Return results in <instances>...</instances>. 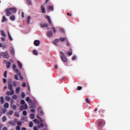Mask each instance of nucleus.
<instances>
[{"label":"nucleus","instance_id":"36","mask_svg":"<svg viewBox=\"0 0 130 130\" xmlns=\"http://www.w3.org/2000/svg\"><path fill=\"white\" fill-rule=\"evenodd\" d=\"M73 54V52L68 51L67 52V55H69V56H71Z\"/></svg>","mask_w":130,"mask_h":130},{"label":"nucleus","instance_id":"9","mask_svg":"<svg viewBox=\"0 0 130 130\" xmlns=\"http://www.w3.org/2000/svg\"><path fill=\"white\" fill-rule=\"evenodd\" d=\"M2 55L4 58L8 59L9 57V54H8V52L3 53L2 54Z\"/></svg>","mask_w":130,"mask_h":130},{"label":"nucleus","instance_id":"56","mask_svg":"<svg viewBox=\"0 0 130 130\" xmlns=\"http://www.w3.org/2000/svg\"><path fill=\"white\" fill-rule=\"evenodd\" d=\"M26 86H27V84H26V83H25V82H23V83L22 84V87H26Z\"/></svg>","mask_w":130,"mask_h":130},{"label":"nucleus","instance_id":"8","mask_svg":"<svg viewBox=\"0 0 130 130\" xmlns=\"http://www.w3.org/2000/svg\"><path fill=\"white\" fill-rule=\"evenodd\" d=\"M58 42H59V40L56 39L54 40V41L52 42V43L54 44V45H55V46H57V43H58Z\"/></svg>","mask_w":130,"mask_h":130},{"label":"nucleus","instance_id":"46","mask_svg":"<svg viewBox=\"0 0 130 130\" xmlns=\"http://www.w3.org/2000/svg\"><path fill=\"white\" fill-rule=\"evenodd\" d=\"M12 108L14 110H17V106L16 105H13Z\"/></svg>","mask_w":130,"mask_h":130},{"label":"nucleus","instance_id":"41","mask_svg":"<svg viewBox=\"0 0 130 130\" xmlns=\"http://www.w3.org/2000/svg\"><path fill=\"white\" fill-rule=\"evenodd\" d=\"M22 120H24V121H26L27 120V117L26 116H23L21 118Z\"/></svg>","mask_w":130,"mask_h":130},{"label":"nucleus","instance_id":"58","mask_svg":"<svg viewBox=\"0 0 130 130\" xmlns=\"http://www.w3.org/2000/svg\"><path fill=\"white\" fill-rule=\"evenodd\" d=\"M39 119H40V121L41 122H44V121H45V120L41 118H40Z\"/></svg>","mask_w":130,"mask_h":130},{"label":"nucleus","instance_id":"10","mask_svg":"<svg viewBox=\"0 0 130 130\" xmlns=\"http://www.w3.org/2000/svg\"><path fill=\"white\" fill-rule=\"evenodd\" d=\"M41 28H47L48 27V24L47 23H43L40 25Z\"/></svg>","mask_w":130,"mask_h":130},{"label":"nucleus","instance_id":"1","mask_svg":"<svg viewBox=\"0 0 130 130\" xmlns=\"http://www.w3.org/2000/svg\"><path fill=\"white\" fill-rule=\"evenodd\" d=\"M6 16H11L13 13H17V9L16 8H8L5 10Z\"/></svg>","mask_w":130,"mask_h":130},{"label":"nucleus","instance_id":"39","mask_svg":"<svg viewBox=\"0 0 130 130\" xmlns=\"http://www.w3.org/2000/svg\"><path fill=\"white\" fill-rule=\"evenodd\" d=\"M7 21V18H6V16H3L2 22L4 23V22Z\"/></svg>","mask_w":130,"mask_h":130},{"label":"nucleus","instance_id":"35","mask_svg":"<svg viewBox=\"0 0 130 130\" xmlns=\"http://www.w3.org/2000/svg\"><path fill=\"white\" fill-rule=\"evenodd\" d=\"M20 92V87H17L16 89V92L17 93V94L19 93V92Z\"/></svg>","mask_w":130,"mask_h":130},{"label":"nucleus","instance_id":"13","mask_svg":"<svg viewBox=\"0 0 130 130\" xmlns=\"http://www.w3.org/2000/svg\"><path fill=\"white\" fill-rule=\"evenodd\" d=\"M10 52L12 55H14L15 54V50L14 49V48L11 47L10 48Z\"/></svg>","mask_w":130,"mask_h":130},{"label":"nucleus","instance_id":"21","mask_svg":"<svg viewBox=\"0 0 130 130\" xmlns=\"http://www.w3.org/2000/svg\"><path fill=\"white\" fill-rule=\"evenodd\" d=\"M8 89L10 90H13V85H12V84H8Z\"/></svg>","mask_w":130,"mask_h":130},{"label":"nucleus","instance_id":"57","mask_svg":"<svg viewBox=\"0 0 130 130\" xmlns=\"http://www.w3.org/2000/svg\"><path fill=\"white\" fill-rule=\"evenodd\" d=\"M72 59H73V60H76V59H77V56H73L72 57Z\"/></svg>","mask_w":130,"mask_h":130},{"label":"nucleus","instance_id":"40","mask_svg":"<svg viewBox=\"0 0 130 130\" xmlns=\"http://www.w3.org/2000/svg\"><path fill=\"white\" fill-rule=\"evenodd\" d=\"M13 113H14V111L13 110H10L9 112V115H12Z\"/></svg>","mask_w":130,"mask_h":130},{"label":"nucleus","instance_id":"34","mask_svg":"<svg viewBox=\"0 0 130 130\" xmlns=\"http://www.w3.org/2000/svg\"><path fill=\"white\" fill-rule=\"evenodd\" d=\"M3 121L5 122L7 120V117L6 116H4L2 118Z\"/></svg>","mask_w":130,"mask_h":130},{"label":"nucleus","instance_id":"59","mask_svg":"<svg viewBox=\"0 0 130 130\" xmlns=\"http://www.w3.org/2000/svg\"><path fill=\"white\" fill-rule=\"evenodd\" d=\"M17 124L19 126L22 125V123L21 122H20V121H17Z\"/></svg>","mask_w":130,"mask_h":130},{"label":"nucleus","instance_id":"24","mask_svg":"<svg viewBox=\"0 0 130 130\" xmlns=\"http://www.w3.org/2000/svg\"><path fill=\"white\" fill-rule=\"evenodd\" d=\"M1 101L2 104H4V103H5V99L3 98V96L1 97Z\"/></svg>","mask_w":130,"mask_h":130},{"label":"nucleus","instance_id":"55","mask_svg":"<svg viewBox=\"0 0 130 130\" xmlns=\"http://www.w3.org/2000/svg\"><path fill=\"white\" fill-rule=\"evenodd\" d=\"M86 103H88V104H90V101H89L88 98L86 99Z\"/></svg>","mask_w":130,"mask_h":130},{"label":"nucleus","instance_id":"38","mask_svg":"<svg viewBox=\"0 0 130 130\" xmlns=\"http://www.w3.org/2000/svg\"><path fill=\"white\" fill-rule=\"evenodd\" d=\"M12 98L14 100L17 99L18 98V96L17 95V94H14L13 95Z\"/></svg>","mask_w":130,"mask_h":130},{"label":"nucleus","instance_id":"12","mask_svg":"<svg viewBox=\"0 0 130 130\" xmlns=\"http://www.w3.org/2000/svg\"><path fill=\"white\" fill-rule=\"evenodd\" d=\"M11 91H7L6 92V95H14V90H11Z\"/></svg>","mask_w":130,"mask_h":130},{"label":"nucleus","instance_id":"49","mask_svg":"<svg viewBox=\"0 0 130 130\" xmlns=\"http://www.w3.org/2000/svg\"><path fill=\"white\" fill-rule=\"evenodd\" d=\"M14 79H15V80H17V81L19 80V77H18V75H15L14 76Z\"/></svg>","mask_w":130,"mask_h":130},{"label":"nucleus","instance_id":"20","mask_svg":"<svg viewBox=\"0 0 130 130\" xmlns=\"http://www.w3.org/2000/svg\"><path fill=\"white\" fill-rule=\"evenodd\" d=\"M67 38H59V40L61 42H63L65 40H67Z\"/></svg>","mask_w":130,"mask_h":130},{"label":"nucleus","instance_id":"3","mask_svg":"<svg viewBox=\"0 0 130 130\" xmlns=\"http://www.w3.org/2000/svg\"><path fill=\"white\" fill-rule=\"evenodd\" d=\"M15 73H16L17 75L19 76L21 81H23V80H24V77L22 76V75H21V72H19V70L16 69Z\"/></svg>","mask_w":130,"mask_h":130},{"label":"nucleus","instance_id":"43","mask_svg":"<svg viewBox=\"0 0 130 130\" xmlns=\"http://www.w3.org/2000/svg\"><path fill=\"white\" fill-rule=\"evenodd\" d=\"M48 10L50 11V10H52V11H53V6H49L48 7Z\"/></svg>","mask_w":130,"mask_h":130},{"label":"nucleus","instance_id":"19","mask_svg":"<svg viewBox=\"0 0 130 130\" xmlns=\"http://www.w3.org/2000/svg\"><path fill=\"white\" fill-rule=\"evenodd\" d=\"M47 19L48 21L49 24H52V22H51V20L50 19V17L49 16H47Z\"/></svg>","mask_w":130,"mask_h":130},{"label":"nucleus","instance_id":"23","mask_svg":"<svg viewBox=\"0 0 130 130\" xmlns=\"http://www.w3.org/2000/svg\"><path fill=\"white\" fill-rule=\"evenodd\" d=\"M13 82V80L12 79L10 78L8 79V85H12V82Z\"/></svg>","mask_w":130,"mask_h":130},{"label":"nucleus","instance_id":"52","mask_svg":"<svg viewBox=\"0 0 130 130\" xmlns=\"http://www.w3.org/2000/svg\"><path fill=\"white\" fill-rule=\"evenodd\" d=\"M22 114H23V115H27V111H23V112H22Z\"/></svg>","mask_w":130,"mask_h":130},{"label":"nucleus","instance_id":"11","mask_svg":"<svg viewBox=\"0 0 130 130\" xmlns=\"http://www.w3.org/2000/svg\"><path fill=\"white\" fill-rule=\"evenodd\" d=\"M17 64H18V67L20 69V70H22L23 69V65H22V63H21V62L19 61H17Z\"/></svg>","mask_w":130,"mask_h":130},{"label":"nucleus","instance_id":"63","mask_svg":"<svg viewBox=\"0 0 130 130\" xmlns=\"http://www.w3.org/2000/svg\"><path fill=\"white\" fill-rule=\"evenodd\" d=\"M30 111H31V112L34 113V112H35V109H31Z\"/></svg>","mask_w":130,"mask_h":130},{"label":"nucleus","instance_id":"32","mask_svg":"<svg viewBox=\"0 0 130 130\" xmlns=\"http://www.w3.org/2000/svg\"><path fill=\"white\" fill-rule=\"evenodd\" d=\"M12 68H13V69L14 70L15 72H16V70H17L16 69L17 66H16L15 64H13Z\"/></svg>","mask_w":130,"mask_h":130},{"label":"nucleus","instance_id":"22","mask_svg":"<svg viewBox=\"0 0 130 130\" xmlns=\"http://www.w3.org/2000/svg\"><path fill=\"white\" fill-rule=\"evenodd\" d=\"M102 123H103V120L99 121V122L98 123V126H101V125L102 124Z\"/></svg>","mask_w":130,"mask_h":130},{"label":"nucleus","instance_id":"29","mask_svg":"<svg viewBox=\"0 0 130 130\" xmlns=\"http://www.w3.org/2000/svg\"><path fill=\"white\" fill-rule=\"evenodd\" d=\"M4 107L5 108H9V104L8 103H5L4 105Z\"/></svg>","mask_w":130,"mask_h":130},{"label":"nucleus","instance_id":"61","mask_svg":"<svg viewBox=\"0 0 130 130\" xmlns=\"http://www.w3.org/2000/svg\"><path fill=\"white\" fill-rule=\"evenodd\" d=\"M3 83H4V84H6V83H7V79L4 78L3 79Z\"/></svg>","mask_w":130,"mask_h":130},{"label":"nucleus","instance_id":"51","mask_svg":"<svg viewBox=\"0 0 130 130\" xmlns=\"http://www.w3.org/2000/svg\"><path fill=\"white\" fill-rule=\"evenodd\" d=\"M82 88H83V87H82V86H78L77 87V90H78L79 91H80V90H82Z\"/></svg>","mask_w":130,"mask_h":130},{"label":"nucleus","instance_id":"28","mask_svg":"<svg viewBox=\"0 0 130 130\" xmlns=\"http://www.w3.org/2000/svg\"><path fill=\"white\" fill-rule=\"evenodd\" d=\"M35 117V115L34 114H30V118L31 119H34Z\"/></svg>","mask_w":130,"mask_h":130},{"label":"nucleus","instance_id":"45","mask_svg":"<svg viewBox=\"0 0 130 130\" xmlns=\"http://www.w3.org/2000/svg\"><path fill=\"white\" fill-rule=\"evenodd\" d=\"M29 127H32L33 126V122H29Z\"/></svg>","mask_w":130,"mask_h":130},{"label":"nucleus","instance_id":"37","mask_svg":"<svg viewBox=\"0 0 130 130\" xmlns=\"http://www.w3.org/2000/svg\"><path fill=\"white\" fill-rule=\"evenodd\" d=\"M44 126V124L42 122L40 123V125H38V127H43Z\"/></svg>","mask_w":130,"mask_h":130},{"label":"nucleus","instance_id":"48","mask_svg":"<svg viewBox=\"0 0 130 130\" xmlns=\"http://www.w3.org/2000/svg\"><path fill=\"white\" fill-rule=\"evenodd\" d=\"M13 86H14V87H17V82L14 81L13 82Z\"/></svg>","mask_w":130,"mask_h":130},{"label":"nucleus","instance_id":"14","mask_svg":"<svg viewBox=\"0 0 130 130\" xmlns=\"http://www.w3.org/2000/svg\"><path fill=\"white\" fill-rule=\"evenodd\" d=\"M1 36H3L4 37H6L7 36V35H6V32L4 30H1Z\"/></svg>","mask_w":130,"mask_h":130},{"label":"nucleus","instance_id":"44","mask_svg":"<svg viewBox=\"0 0 130 130\" xmlns=\"http://www.w3.org/2000/svg\"><path fill=\"white\" fill-rule=\"evenodd\" d=\"M20 104H21L22 105H24V104H25V101H24V100H22L21 101Z\"/></svg>","mask_w":130,"mask_h":130},{"label":"nucleus","instance_id":"53","mask_svg":"<svg viewBox=\"0 0 130 130\" xmlns=\"http://www.w3.org/2000/svg\"><path fill=\"white\" fill-rule=\"evenodd\" d=\"M8 71H6L4 72V78H7V74Z\"/></svg>","mask_w":130,"mask_h":130},{"label":"nucleus","instance_id":"27","mask_svg":"<svg viewBox=\"0 0 130 130\" xmlns=\"http://www.w3.org/2000/svg\"><path fill=\"white\" fill-rule=\"evenodd\" d=\"M5 100L6 101H10L11 100V98L9 96H6L5 97Z\"/></svg>","mask_w":130,"mask_h":130},{"label":"nucleus","instance_id":"2","mask_svg":"<svg viewBox=\"0 0 130 130\" xmlns=\"http://www.w3.org/2000/svg\"><path fill=\"white\" fill-rule=\"evenodd\" d=\"M60 54H61L60 56V58L63 62H67L68 59L67 58V57L64 55V53L62 52V51L60 52Z\"/></svg>","mask_w":130,"mask_h":130},{"label":"nucleus","instance_id":"17","mask_svg":"<svg viewBox=\"0 0 130 130\" xmlns=\"http://www.w3.org/2000/svg\"><path fill=\"white\" fill-rule=\"evenodd\" d=\"M41 9L42 12H43V13L46 12L45 8H44V6H43V5L41 6Z\"/></svg>","mask_w":130,"mask_h":130},{"label":"nucleus","instance_id":"5","mask_svg":"<svg viewBox=\"0 0 130 130\" xmlns=\"http://www.w3.org/2000/svg\"><path fill=\"white\" fill-rule=\"evenodd\" d=\"M47 35L48 37L51 38L53 37V32H52L51 31H48L47 33Z\"/></svg>","mask_w":130,"mask_h":130},{"label":"nucleus","instance_id":"62","mask_svg":"<svg viewBox=\"0 0 130 130\" xmlns=\"http://www.w3.org/2000/svg\"><path fill=\"white\" fill-rule=\"evenodd\" d=\"M38 121V120H37V119H35L34 120V122L35 123H37Z\"/></svg>","mask_w":130,"mask_h":130},{"label":"nucleus","instance_id":"33","mask_svg":"<svg viewBox=\"0 0 130 130\" xmlns=\"http://www.w3.org/2000/svg\"><path fill=\"white\" fill-rule=\"evenodd\" d=\"M15 16L14 15H12L10 17V20H11V21H15Z\"/></svg>","mask_w":130,"mask_h":130},{"label":"nucleus","instance_id":"4","mask_svg":"<svg viewBox=\"0 0 130 130\" xmlns=\"http://www.w3.org/2000/svg\"><path fill=\"white\" fill-rule=\"evenodd\" d=\"M28 108V106L27 104H24L23 105H21L20 107L19 110L20 111H22V110H26Z\"/></svg>","mask_w":130,"mask_h":130},{"label":"nucleus","instance_id":"47","mask_svg":"<svg viewBox=\"0 0 130 130\" xmlns=\"http://www.w3.org/2000/svg\"><path fill=\"white\" fill-rule=\"evenodd\" d=\"M25 93L24 92H22V94H21V98H22V99H24V98H25Z\"/></svg>","mask_w":130,"mask_h":130},{"label":"nucleus","instance_id":"15","mask_svg":"<svg viewBox=\"0 0 130 130\" xmlns=\"http://www.w3.org/2000/svg\"><path fill=\"white\" fill-rule=\"evenodd\" d=\"M31 20V16H28L27 17L26 23L27 24H30V20Z\"/></svg>","mask_w":130,"mask_h":130},{"label":"nucleus","instance_id":"16","mask_svg":"<svg viewBox=\"0 0 130 130\" xmlns=\"http://www.w3.org/2000/svg\"><path fill=\"white\" fill-rule=\"evenodd\" d=\"M12 65V63H11V62H8L6 63V67L7 69H10V68H11V66Z\"/></svg>","mask_w":130,"mask_h":130},{"label":"nucleus","instance_id":"60","mask_svg":"<svg viewBox=\"0 0 130 130\" xmlns=\"http://www.w3.org/2000/svg\"><path fill=\"white\" fill-rule=\"evenodd\" d=\"M29 108H34V106H33L32 104L30 105Z\"/></svg>","mask_w":130,"mask_h":130},{"label":"nucleus","instance_id":"26","mask_svg":"<svg viewBox=\"0 0 130 130\" xmlns=\"http://www.w3.org/2000/svg\"><path fill=\"white\" fill-rule=\"evenodd\" d=\"M32 53H34L35 55H38V51H37L36 50H34L32 52Z\"/></svg>","mask_w":130,"mask_h":130},{"label":"nucleus","instance_id":"50","mask_svg":"<svg viewBox=\"0 0 130 130\" xmlns=\"http://www.w3.org/2000/svg\"><path fill=\"white\" fill-rule=\"evenodd\" d=\"M51 29H52L53 33H56V30H55V28L52 27Z\"/></svg>","mask_w":130,"mask_h":130},{"label":"nucleus","instance_id":"30","mask_svg":"<svg viewBox=\"0 0 130 130\" xmlns=\"http://www.w3.org/2000/svg\"><path fill=\"white\" fill-rule=\"evenodd\" d=\"M2 110V113H5V112H7V110L6 109H3L2 108H0V110Z\"/></svg>","mask_w":130,"mask_h":130},{"label":"nucleus","instance_id":"31","mask_svg":"<svg viewBox=\"0 0 130 130\" xmlns=\"http://www.w3.org/2000/svg\"><path fill=\"white\" fill-rule=\"evenodd\" d=\"M26 3L28 4V6H32V2H31V0L26 1Z\"/></svg>","mask_w":130,"mask_h":130},{"label":"nucleus","instance_id":"18","mask_svg":"<svg viewBox=\"0 0 130 130\" xmlns=\"http://www.w3.org/2000/svg\"><path fill=\"white\" fill-rule=\"evenodd\" d=\"M25 100L27 102H29V103H32V100L30 99V98L29 96H27Z\"/></svg>","mask_w":130,"mask_h":130},{"label":"nucleus","instance_id":"64","mask_svg":"<svg viewBox=\"0 0 130 130\" xmlns=\"http://www.w3.org/2000/svg\"><path fill=\"white\" fill-rule=\"evenodd\" d=\"M3 130H8V128H7V127H4L3 128Z\"/></svg>","mask_w":130,"mask_h":130},{"label":"nucleus","instance_id":"25","mask_svg":"<svg viewBox=\"0 0 130 130\" xmlns=\"http://www.w3.org/2000/svg\"><path fill=\"white\" fill-rule=\"evenodd\" d=\"M8 37H9L10 40H11L12 41L13 40V38H12V37L11 36V34H10L9 31H8Z\"/></svg>","mask_w":130,"mask_h":130},{"label":"nucleus","instance_id":"6","mask_svg":"<svg viewBox=\"0 0 130 130\" xmlns=\"http://www.w3.org/2000/svg\"><path fill=\"white\" fill-rule=\"evenodd\" d=\"M34 44L35 46H39V45H40V41L35 40L34 42Z\"/></svg>","mask_w":130,"mask_h":130},{"label":"nucleus","instance_id":"7","mask_svg":"<svg viewBox=\"0 0 130 130\" xmlns=\"http://www.w3.org/2000/svg\"><path fill=\"white\" fill-rule=\"evenodd\" d=\"M38 111L40 114V115H43V111H42V109L41 107H38Z\"/></svg>","mask_w":130,"mask_h":130},{"label":"nucleus","instance_id":"54","mask_svg":"<svg viewBox=\"0 0 130 130\" xmlns=\"http://www.w3.org/2000/svg\"><path fill=\"white\" fill-rule=\"evenodd\" d=\"M16 130H20V129H21V127L20 126L18 125L16 127Z\"/></svg>","mask_w":130,"mask_h":130},{"label":"nucleus","instance_id":"42","mask_svg":"<svg viewBox=\"0 0 130 130\" xmlns=\"http://www.w3.org/2000/svg\"><path fill=\"white\" fill-rule=\"evenodd\" d=\"M9 123L11 124V125H16V123H15L12 121L9 122Z\"/></svg>","mask_w":130,"mask_h":130}]
</instances>
